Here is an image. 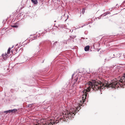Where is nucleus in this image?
<instances>
[{
    "label": "nucleus",
    "instance_id": "5",
    "mask_svg": "<svg viewBox=\"0 0 125 125\" xmlns=\"http://www.w3.org/2000/svg\"><path fill=\"white\" fill-rule=\"evenodd\" d=\"M89 46H85L84 48V50L85 51H87L89 50Z\"/></svg>",
    "mask_w": 125,
    "mask_h": 125
},
{
    "label": "nucleus",
    "instance_id": "2",
    "mask_svg": "<svg viewBox=\"0 0 125 125\" xmlns=\"http://www.w3.org/2000/svg\"><path fill=\"white\" fill-rule=\"evenodd\" d=\"M10 50L11 48H9L8 50L7 53H5L3 54L2 55V57L4 60H6L8 57L9 54L10 53Z\"/></svg>",
    "mask_w": 125,
    "mask_h": 125
},
{
    "label": "nucleus",
    "instance_id": "14",
    "mask_svg": "<svg viewBox=\"0 0 125 125\" xmlns=\"http://www.w3.org/2000/svg\"><path fill=\"white\" fill-rule=\"evenodd\" d=\"M13 47H14V46L13 45V46H12V47L11 48H13Z\"/></svg>",
    "mask_w": 125,
    "mask_h": 125
},
{
    "label": "nucleus",
    "instance_id": "19",
    "mask_svg": "<svg viewBox=\"0 0 125 125\" xmlns=\"http://www.w3.org/2000/svg\"><path fill=\"white\" fill-rule=\"evenodd\" d=\"M77 103H78V102L77 101Z\"/></svg>",
    "mask_w": 125,
    "mask_h": 125
},
{
    "label": "nucleus",
    "instance_id": "7",
    "mask_svg": "<svg viewBox=\"0 0 125 125\" xmlns=\"http://www.w3.org/2000/svg\"><path fill=\"white\" fill-rule=\"evenodd\" d=\"M78 79V78L77 77H76L74 79V80L73 81L74 83L73 85L74 84V83H75V82H76L77 80Z\"/></svg>",
    "mask_w": 125,
    "mask_h": 125
},
{
    "label": "nucleus",
    "instance_id": "15",
    "mask_svg": "<svg viewBox=\"0 0 125 125\" xmlns=\"http://www.w3.org/2000/svg\"><path fill=\"white\" fill-rule=\"evenodd\" d=\"M85 24L84 25V26H81V27H82L83 26H85Z\"/></svg>",
    "mask_w": 125,
    "mask_h": 125
},
{
    "label": "nucleus",
    "instance_id": "9",
    "mask_svg": "<svg viewBox=\"0 0 125 125\" xmlns=\"http://www.w3.org/2000/svg\"><path fill=\"white\" fill-rule=\"evenodd\" d=\"M11 26L12 27L15 28H17L18 27V26L15 25H11Z\"/></svg>",
    "mask_w": 125,
    "mask_h": 125
},
{
    "label": "nucleus",
    "instance_id": "18",
    "mask_svg": "<svg viewBox=\"0 0 125 125\" xmlns=\"http://www.w3.org/2000/svg\"><path fill=\"white\" fill-rule=\"evenodd\" d=\"M11 52H13L12 51V50L11 51Z\"/></svg>",
    "mask_w": 125,
    "mask_h": 125
},
{
    "label": "nucleus",
    "instance_id": "11",
    "mask_svg": "<svg viewBox=\"0 0 125 125\" xmlns=\"http://www.w3.org/2000/svg\"><path fill=\"white\" fill-rule=\"evenodd\" d=\"M108 13H104L102 15V16H105V15H106L107 14H108Z\"/></svg>",
    "mask_w": 125,
    "mask_h": 125
},
{
    "label": "nucleus",
    "instance_id": "10",
    "mask_svg": "<svg viewBox=\"0 0 125 125\" xmlns=\"http://www.w3.org/2000/svg\"><path fill=\"white\" fill-rule=\"evenodd\" d=\"M84 9H83L82 10V13L83 14L84 13Z\"/></svg>",
    "mask_w": 125,
    "mask_h": 125
},
{
    "label": "nucleus",
    "instance_id": "4",
    "mask_svg": "<svg viewBox=\"0 0 125 125\" xmlns=\"http://www.w3.org/2000/svg\"><path fill=\"white\" fill-rule=\"evenodd\" d=\"M32 2L35 4H36L38 3L37 0H31Z\"/></svg>",
    "mask_w": 125,
    "mask_h": 125
},
{
    "label": "nucleus",
    "instance_id": "1",
    "mask_svg": "<svg viewBox=\"0 0 125 125\" xmlns=\"http://www.w3.org/2000/svg\"><path fill=\"white\" fill-rule=\"evenodd\" d=\"M87 83L89 86L86 89L82 91L83 94L82 98V100L80 99H79L78 101L79 102L78 104L76 103L73 104L71 106L69 111H67L63 113L62 115L65 118H66L67 120L68 119H71L72 117L73 118V115L74 114V115H75L77 110H78L80 109V105L83 103L87 97V92L90 91L91 88L95 91H96L99 89H105V87L107 88L111 87L115 88L122 87L123 85H125V73L121 78L120 80L115 79L112 80L110 83H108L104 84L100 81L95 80L89 81Z\"/></svg>",
    "mask_w": 125,
    "mask_h": 125
},
{
    "label": "nucleus",
    "instance_id": "17",
    "mask_svg": "<svg viewBox=\"0 0 125 125\" xmlns=\"http://www.w3.org/2000/svg\"><path fill=\"white\" fill-rule=\"evenodd\" d=\"M39 125L38 124H36L35 125Z\"/></svg>",
    "mask_w": 125,
    "mask_h": 125
},
{
    "label": "nucleus",
    "instance_id": "16",
    "mask_svg": "<svg viewBox=\"0 0 125 125\" xmlns=\"http://www.w3.org/2000/svg\"><path fill=\"white\" fill-rule=\"evenodd\" d=\"M74 75V74H73V75H72V77H73V76Z\"/></svg>",
    "mask_w": 125,
    "mask_h": 125
},
{
    "label": "nucleus",
    "instance_id": "12",
    "mask_svg": "<svg viewBox=\"0 0 125 125\" xmlns=\"http://www.w3.org/2000/svg\"><path fill=\"white\" fill-rule=\"evenodd\" d=\"M57 43V42H55L53 44V45L54 46V45H55Z\"/></svg>",
    "mask_w": 125,
    "mask_h": 125
},
{
    "label": "nucleus",
    "instance_id": "8",
    "mask_svg": "<svg viewBox=\"0 0 125 125\" xmlns=\"http://www.w3.org/2000/svg\"><path fill=\"white\" fill-rule=\"evenodd\" d=\"M4 113H10V110H9L7 111H4Z\"/></svg>",
    "mask_w": 125,
    "mask_h": 125
},
{
    "label": "nucleus",
    "instance_id": "3",
    "mask_svg": "<svg viewBox=\"0 0 125 125\" xmlns=\"http://www.w3.org/2000/svg\"><path fill=\"white\" fill-rule=\"evenodd\" d=\"M58 121H57V120L56 122L55 121H53V122H50L49 124V125H53V124H54L55 123H57L58 122Z\"/></svg>",
    "mask_w": 125,
    "mask_h": 125
},
{
    "label": "nucleus",
    "instance_id": "13",
    "mask_svg": "<svg viewBox=\"0 0 125 125\" xmlns=\"http://www.w3.org/2000/svg\"><path fill=\"white\" fill-rule=\"evenodd\" d=\"M73 31V30H72V31L71 30H70V32H72Z\"/></svg>",
    "mask_w": 125,
    "mask_h": 125
},
{
    "label": "nucleus",
    "instance_id": "6",
    "mask_svg": "<svg viewBox=\"0 0 125 125\" xmlns=\"http://www.w3.org/2000/svg\"><path fill=\"white\" fill-rule=\"evenodd\" d=\"M17 109H14L12 110H10V112L12 113H15L17 111Z\"/></svg>",
    "mask_w": 125,
    "mask_h": 125
}]
</instances>
